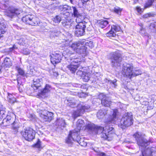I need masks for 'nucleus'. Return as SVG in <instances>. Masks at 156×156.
<instances>
[{
  "label": "nucleus",
  "instance_id": "1",
  "mask_svg": "<svg viewBox=\"0 0 156 156\" xmlns=\"http://www.w3.org/2000/svg\"><path fill=\"white\" fill-rule=\"evenodd\" d=\"M74 142L78 143L82 146L85 147L87 145V143L84 142L83 139L80 138L77 133L74 131H70L68 137L66 140V142L68 145L71 146L73 145Z\"/></svg>",
  "mask_w": 156,
  "mask_h": 156
},
{
  "label": "nucleus",
  "instance_id": "2",
  "mask_svg": "<svg viewBox=\"0 0 156 156\" xmlns=\"http://www.w3.org/2000/svg\"><path fill=\"white\" fill-rule=\"evenodd\" d=\"M85 41L83 40L79 41L72 44L71 48L76 53L81 55L82 57L86 56L88 52L87 47L84 45Z\"/></svg>",
  "mask_w": 156,
  "mask_h": 156
},
{
  "label": "nucleus",
  "instance_id": "3",
  "mask_svg": "<svg viewBox=\"0 0 156 156\" xmlns=\"http://www.w3.org/2000/svg\"><path fill=\"white\" fill-rule=\"evenodd\" d=\"M133 119L132 113H126L121 119L119 126L122 129L129 126L133 123Z\"/></svg>",
  "mask_w": 156,
  "mask_h": 156
},
{
  "label": "nucleus",
  "instance_id": "4",
  "mask_svg": "<svg viewBox=\"0 0 156 156\" xmlns=\"http://www.w3.org/2000/svg\"><path fill=\"white\" fill-rule=\"evenodd\" d=\"M145 136L144 134L139 132H136L133 135L138 145L142 147H146L150 144L149 141L145 138Z\"/></svg>",
  "mask_w": 156,
  "mask_h": 156
},
{
  "label": "nucleus",
  "instance_id": "5",
  "mask_svg": "<svg viewBox=\"0 0 156 156\" xmlns=\"http://www.w3.org/2000/svg\"><path fill=\"white\" fill-rule=\"evenodd\" d=\"M22 21L26 24L33 26H37L39 22V19L34 16L29 14L22 18Z\"/></svg>",
  "mask_w": 156,
  "mask_h": 156
},
{
  "label": "nucleus",
  "instance_id": "6",
  "mask_svg": "<svg viewBox=\"0 0 156 156\" xmlns=\"http://www.w3.org/2000/svg\"><path fill=\"white\" fill-rule=\"evenodd\" d=\"M109 58L112 65L113 66L118 65L122 60L121 55L117 52L111 53L110 54Z\"/></svg>",
  "mask_w": 156,
  "mask_h": 156
},
{
  "label": "nucleus",
  "instance_id": "7",
  "mask_svg": "<svg viewBox=\"0 0 156 156\" xmlns=\"http://www.w3.org/2000/svg\"><path fill=\"white\" fill-rule=\"evenodd\" d=\"M25 139L28 141H31L35 137V131L31 128H27L21 133Z\"/></svg>",
  "mask_w": 156,
  "mask_h": 156
},
{
  "label": "nucleus",
  "instance_id": "8",
  "mask_svg": "<svg viewBox=\"0 0 156 156\" xmlns=\"http://www.w3.org/2000/svg\"><path fill=\"white\" fill-rule=\"evenodd\" d=\"M133 66L132 64L124 65L122 68V74L130 78L133 76Z\"/></svg>",
  "mask_w": 156,
  "mask_h": 156
},
{
  "label": "nucleus",
  "instance_id": "9",
  "mask_svg": "<svg viewBox=\"0 0 156 156\" xmlns=\"http://www.w3.org/2000/svg\"><path fill=\"white\" fill-rule=\"evenodd\" d=\"M90 108V106L88 105L82 106L81 105H79L77 110L73 113L72 116L75 119L78 116L83 114L85 111L87 110Z\"/></svg>",
  "mask_w": 156,
  "mask_h": 156
},
{
  "label": "nucleus",
  "instance_id": "10",
  "mask_svg": "<svg viewBox=\"0 0 156 156\" xmlns=\"http://www.w3.org/2000/svg\"><path fill=\"white\" fill-rule=\"evenodd\" d=\"M21 11L13 7H9L8 8L5 15L11 18H13L19 15Z\"/></svg>",
  "mask_w": 156,
  "mask_h": 156
},
{
  "label": "nucleus",
  "instance_id": "11",
  "mask_svg": "<svg viewBox=\"0 0 156 156\" xmlns=\"http://www.w3.org/2000/svg\"><path fill=\"white\" fill-rule=\"evenodd\" d=\"M40 117L45 122H50L53 118V113L47 111H41L39 113Z\"/></svg>",
  "mask_w": 156,
  "mask_h": 156
},
{
  "label": "nucleus",
  "instance_id": "12",
  "mask_svg": "<svg viewBox=\"0 0 156 156\" xmlns=\"http://www.w3.org/2000/svg\"><path fill=\"white\" fill-rule=\"evenodd\" d=\"M86 28V24L83 23L77 24L76 26L75 34L78 37L82 36L85 34V29Z\"/></svg>",
  "mask_w": 156,
  "mask_h": 156
},
{
  "label": "nucleus",
  "instance_id": "13",
  "mask_svg": "<svg viewBox=\"0 0 156 156\" xmlns=\"http://www.w3.org/2000/svg\"><path fill=\"white\" fill-rule=\"evenodd\" d=\"M142 155L140 156H156V148H148L142 151Z\"/></svg>",
  "mask_w": 156,
  "mask_h": 156
},
{
  "label": "nucleus",
  "instance_id": "14",
  "mask_svg": "<svg viewBox=\"0 0 156 156\" xmlns=\"http://www.w3.org/2000/svg\"><path fill=\"white\" fill-rule=\"evenodd\" d=\"M120 28L119 26L113 25L112 26L110 30L106 34V35L107 37H115L116 35V32L120 31Z\"/></svg>",
  "mask_w": 156,
  "mask_h": 156
},
{
  "label": "nucleus",
  "instance_id": "15",
  "mask_svg": "<svg viewBox=\"0 0 156 156\" xmlns=\"http://www.w3.org/2000/svg\"><path fill=\"white\" fill-rule=\"evenodd\" d=\"M50 56L51 62L53 64L59 63L61 60L62 57L59 53H54Z\"/></svg>",
  "mask_w": 156,
  "mask_h": 156
},
{
  "label": "nucleus",
  "instance_id": "16",
  "mask_svg": "<svg viewBox=\"0 0 156 156\" xmlns=\"http://www.w3.org/2000/svg\"><path fill=\"white\" fill-rule=\"evenodd\" d=\"M99 98L101 99V103L102 105L105 107H109L111 103V101L109 100L106 96L103 94H100Z\"/></svg>",
  "mask_w": 156,
  "mask_h": 156
},
{
  "label": "nucleus",
  "instance_id": "17",
  "mask_svg": "<svg viewBox=\"0 0 156 156\" xmlns=\"http://www.w3.org/2000/svg\"><path fill=\"white\" fill-rule=\"evenodd\" d=\"M12 116L7 115L6 118L3 119L2 122L3 126H7L12 124L14 122V117H12L13 116H14V114H12Z\"/></svg>",
  "mask_w": 156,
  "mask_h": 156
},
{
  "label": "nucleus",
  "instance_id": "18",
  "mask_svg": "<svg viewBox=\"0 0 156 156\" xmlns=\"http://www.w3.org/2000/svg\"><path fill=\"white\" fill-rule=\"evenodd\" d=\"M89 129L95 131L97 134L101 133L103 132V127L100 126H96L94 124H90L88 125Z\"/></svg>",
  "mask_w": 156,
  "mask_h": 156
},
{
  "label": "nucleus",
  "instance_id": "19",
  "mask_svg": "<svg viewBox=\"0 0 156 156\" xmlns=\"http://www.w3.org/2000/svg\"><path fill=\"white\" fill-rule=\"evenodd\" d=\"M71 63L74 64H78L82 61L81 58L78 56L77 54L72 55L70 57Z\"/></svg>",
  "mask_w": 156,
  "mask_h": 156
},
{
  "label": "nucleus",
  "instance_id": "20",
  "mask_svg": "<svg viewBox=\"0 0 156 156\" xmlns=\"http://www.w3.org/2000/svg\"><path fill=\"white\" fill-rule=\"evenodd\" d=\"M42 83L41 79H39L38 77H35L34 78L33 84L32 86L34 89L37 90L41 86Z\"/></svg>",
  "mask_w": 156,
  "mask_h": 156
},
{
  "label": "nucleus",
  "instance_id": "21",
  "mask_svg": "<svg viewBox=\"0 0 156 156\" xmlns=\"http://www.w3.org/2000/svg\"><path fill=\"white\" fill-rule=\"evenodd\" d=\"M103 131L106 132L111 138H112L115 135L114 129L112 127L106 126L105 127H103Z\"/></svg>",
  "mask_w": 156,
  "mask_h": 156
},
{
  "label": "nucleus",
  "instance_id": "22",
  "mask_svg": "<svg viewBox=\"0 0 156 156\" xmlns=\"http://www.w3.org/2000/svg\"><path fill=\"white\" fill-rule=\"evenodd\" d=\"M112 113L111 115H110L109 118V121L112 122L113 121H115L118 119L117 115L118 112L117 109H114L112 110Z\"/></svg>",
  "mask_w": 156,
  "mask_h": 156
},
{
  "label": "nucleus",
  "instance_id": "23",
  "mask_svg": "<svg viewBox=\"0 0 156 156\" xmlns=\"http://www.w3.org/2000/svg\"><path fill=\"white\" fill-rule=\"evenodd\" d=\"M12 129L14 133H16L18 132V130L21 125L18 120H15L12 123Z\"/></svg>",
  "mask_w": 156,
  "mask_h": 156
},
{
  "label": "nucleus",
  "instance_id": "24",
  "mask_svg": "<svg viewBox=\"0 0 156 156\" xmlns=\"http://www.w3.org/2000/svg\"><path fill=\"white\" fill-rule=\"evenodd\" d=\"M78 67V64H74L71 63L67 66V68L72 73H74Z\"/></svg>",
  "mask_w": 156,
  "mask_h": 156
},
{
  "label": "nucleus",
  "instance_id": "25",
  "mask_svg": "<svg viewBox=\"0 0 156 156\" xmlns=\"http://www.w3.org/2000/svg\"><path fill=\"white\" fill-rule=\"evenodd\" d=\"M51 89V86L49 85L46 84L44 88L39 92V93L40 95H44L50 92Z\"/></svg>",
  "mask_w": 156,
  "mask_h": 156
},
{
  "label": "nucleus",
  "instance_id": "26",
  "mask_svg": "<svg viewBox=\"0 0 156 156\" xmlns=\"http://www.w3.org/2000/svg\"><path fill=\"white\" fill-rule=\"evenodd\" d=\"M68 105L70 107L73 108L76 106V104L78 101L75 100L73 98L70 97L67 100Z\"/></svg>",
  "mask_w": 156,
  "mask_h": 156
},
{
  "label": "nucleus",
  "instance_id": "27",
  "mask_svg": "<svg viewBox=\"0 0 156 156\" xmlns=\"http://www.w3.org/2000/svg\"><path fill=\"white\" fill-rule=\"evenodd\" d=\"M55 124L58 126L64 127L66 125L65 120L62 118L57 119L55 122Z\"/></svg>",
  "mask_w": 156,
  "mask_h": 156
},
{
  "label": "nucleus",
  "instance_id": "28",
  "mask_svg": "<svg viewBox=\"0 0 156 156\" xmlns=\"http://www.w3.org/2000/svg\"><path fill=\"white\" fill-rule=\"evenodd\" d=\"M73 12L74 16L76 17L79 16H80L83 15L82 13H80L78 12L77 8L75 7L72 6L71 7L70 11H69V13H72Z\"/></svg>",
  "mask_w": 156,
  "mask_h": 156
},
{
  "label": "nucleus",
  "instance_id": "29",
  "mask_svg": "<svg viewBox=\"0 0 156 156\" xmlns=\"http://www.w3.org/2000/svg\"><path fill=\"white\" fill-rule=\"evenodd\" d=\"M66 15H65V13H63V14H61L55 16L54 18L53 19V20L54 22L57 23H59L61 20L63 18H66Z\"/></svg>",
  "mask_w": 156,
  "mask_h": 156
},
{
  "label": "nucleus",
  "instance_id": "30",
  "mask_svg": "<svg viewBox=\"0 0 156 156\" xmlns=\"http://www.w3.org/2000/svg\"><path fill=\"white\" fill-rule=\"evenodd\" d=\"M97 23L100 27L103 28L108 24V22L105 20H101L98 21Z\"/></svg>",
  "mask_w": 156,
  "mask_h": 156
},
{
  "label": "nucleus",
  "instance_id": "31",
  "mask_svg": "<svg viewBox=\"0 0 156 156\" xmlns=\"http://www.w3.org/2000/svg\"><path fill=\"white\" fill-rule=\"evenodd\" d=\"M107 113V111L106 110H100L97 114V117L99 119L103 118L105 115Z\"/></svg>",
  "mask_w": 156,
  "mask_h": 156
},
{
  "label": "nucleus",
  "instance_id": "32",
  "mask_svg": "<svg viewBox=\"0 0 156 156\" xmlns=\"http://www.w3.org/2000/svg\"><path fill=\"white\" fill-rule=\"evenodd\" d=\"M71 7L66 5H64L63 6H60L59 9L61 11H66V12L69 13Z\"/></svg>",
  "mask_w": 156,
  "mask_h": 156
},
{
  "label": "nucleus",
  "instance_id": "33",
  "mask_svg": "<svg viewBox=\"0 0 156 156\" xmlns=\"http://www.w3.org/2000/svg\"><path fill=\"white\" fill-rule=\"evenodd\" d=\"M7 101L9 103H13L16 101V99L13 95L8 93Z\"/></svg>",
  "mask_w": 156,
  "mask_h": 156
},
{
  "label": "nucleus",
  "instance_id": "34",
  "mask_svg": "<svg viewBox=\"0 0 156 156\" xmlns=\"http://www.w3.org/2000/svg\"><path fill=\"white\" fill-rule=\"evenodd\" d=\"M18 43L20 45L28 46L29 45L28 40L26 39L21 38L19 40Z\"/></svg>",
  "mask_w": 156,
  "mask_h": 156
},
{
  "label": "nucleus",
  "instance_id": "35",
  "mask_svg": "<svg viewBox=\"0 0 156 156\" xmlns=\"http://www.w3.org/2000/svg\"><path fill=\"white\" fill-rule=\"evenodd\" d=\"M16 70L17 71L18 73L23 76H26V74L23 69L20 68L19 66H16Z\"/></svg>",
  "mask_w": 156,
  "mask_h": 156
},
{
  "label": "nucleus",
  "instance_id": "36",
  "mask_svg": "<svg viewBox=\"0 0 156 156\" xmlns=\"http://www.w3.org/2000/svg\"><path fill=\"white\" fill-rule=\"evenodd\" d=\"M76 22L78 23L79 24L80 23H83L84 24H86V23L85 21H83V20L84 19V16L83 15H81L80 16H79L76 17Z\"/></svg>",
  "mask_w": 156,
  "mask_h": 156
},
{
  "label": "nucleus",
  "instance_id": "37",
  "mask_svg": "<svg viewBox=\"0 0 156 156\" xmlns=\"http://www.w3.org/2000/svg\"><path fill=\"white\" fill-rule=\"evenodd\" d=\"M3 64L6 67H10L12 65L10 59L7 57L5 58Z\"/></svg>",
  "mask_w": 156,
  "mask_h": 156
},
{
  "label": "nucleus",
  "instance_id": "38",
  "mask_svg": "<svg viewBox=\"0 0 156 156\" xmlns=\"http://www.w3.org/2000/svg\"><path fill=\"white\" fill-rule=\"evenodd\" d=\"M85 68L81 67L79 68V70L76 73V74L80 77H82L84 75L85 73L84 71Z\"/></svg>",
  "mask_w": 156,
  "mask_h": 156
},
{
  "label": "nucleus",
  "instance_id": "39",
  "mask_svg": "<svg viewBox=\"0 0 156 156\" xmlns=\"http://www.w3.org/2000/svg\"><path fill=\"white\" fill-rule=\"evenodd\" d=\"M101 137L104 138L105 139H107L108 140H111L112 139V138L109 137V136H108V135L106 132H105V131H103L101 133Z\"/></svg>",
  "mask_w": 156,
  "mask_h": 156
},
{
  "label": "nucleus",
  "instance_id": "40",
  "mask_svg": "<svg viewBox=\"0 0 156 156\" xmlns=\"http://www.w3.org/2000/svg\"><path fill=\"white\" fill-rule=\"evenodd\" d=\"M84 122L83 120L79 119L77 122L76 126L78 129H80L83 126Z\"/></svg>",
  "mask_w": 156,
  "mask_h": 156
},
{
  "label": "nucleus",
  "instance_id": "41",
  "mask_svg": "<svg viewBox=\"0 0 156 156\" xmlns=\"http://www.w3.org/2000/svg\"><path fill=\"white\" fill-rule=\"evenodd\" d=\"M155 0H148L147 2H146L144 5V8L146 9L151 7L153 2Z\"/></svg>",
  "mask_w": 156,
  "mask_h": 156
},
{
  "label": "nucleus",
  "instance_id": "42",
  "mask_svg": "<svg viewBox=\"0 0 156 156\" xmlns=\"http://www.w3.org/2000/svg\"><path fill=\"white\" fill-rule=\"evenodd\" d=\"M90 73H87L85 72L84 75L82 77L83 81L86 82L88 81L90 78Z\"/></svg>",
  "mask_w": 156,
  "mask_h": 156
},
{
  "label": "nucleus",
  "instance_id": "43",
  "mask_svg": "<svg viewBox=\"0 0 156 156\" xmlns=\"http://www.w3.org/2000/svg\"><path fill=\"white\" fill-rule=\"evenodd\" d=\"M122 10V9L121 8L119 7L116 6L115 7L114 9V12L115 13L120 15Z\"/></svg>",
  "mask_w": 156,
  "mask_h": 156
},
{
  "label": "nucleus",
  "instance_id": "44",
  "mask_svg": "<svg viewBox=\"0 0 156 156\" xmlns=\"http://www.w3.org/2000/svg\"><path fill=\"white\" fill-rule=\"evenodd\" d=\"M142 72L140 69H135L133 70V76H135L141 74Z\"/></svg>",
  "mask_w": 156,
  "mask_h": 156
},
{
  "label": "nucleus",
  "instance_id": "45",
  "mask_svg": "<svg viewBox=\"0 0 156 156\" xmlns=\"http://www.w3.org/2000/svg\"><path fill=\"white\" fill-rule=\"evenodd\" d=\"M5 26L2 23H0V35L4 34L5 32Z\"/></svg>",
  "mask_w": 156,
  "mask_h": 156
},
{
  "label": "nucleus",
  "instance_id": "46",
  "mask_svg": "<svg viewBox=\"0 0 156 156\" xmlns=\"http://www.w3.org/2000/svg\"><path fill=\"white\" fill-rule=\"evenodd\" d=\"M36 90L34 89L33 87L32 86L30 88L27 89V93L28 95H31L32 93L34 92V91Z\"/></svg>",
  "mask_w": 156,
  "mask_h": 156
},
{
  "label": "nucleus",
  "instance_id": "47",
  "mask_svg": "<svg viewBox=\"0 0 156 156\" xmlns=\"http://www.w3.org/2000/svg\"><path fill=\"white\" fill-rule=\"evenodd\" d=\"M84 45L86 47L87 46H88L89 47L91 48H92L94 46V45L93 44V42L92 41H88L87 42H85V41Z\"/></svg>",
  "mask_w": 156,
  "mask_h": 156
},
{
  "label": "nucleus",
  "instance_id": "48",
  "mask_svg": "<svg viewBox=\"0 0 156 156\" xmlns=\"http://www.w3.org/2000/svg\"><path fill=\"white\" fill-rule=\"evenodd\" d=\"M140 29V33L144 36H147V34L146 33V30L144 29L142 27Z\"/></svg>",
  "mask_w": 156,
  "mask_h": 156
},
{
  "label": "nucleus",
  "instance_id": "49",
  "mask_svg": "<svg viewBox=\"0 0 156 156\" xmlns=\"http://www.w3.org/2000/svg\"><path fill=\"white\" fill-rule=\"evenodd\" d=\"M30 52V51L27 48H25L23 49L22 53L25 55H28Z\"/></svg>",
  "mask_w": 156,
  "mask_h": 156
},
{
  "label": "nucleus",
  "instance_id": "50",
  "mask_svg": "<svg viewBox=\"0 0 156 156\" xmlns=\"http://www.w3.org/2000/svg\"><path fill=\"white\" fill-rule=\"evenodd\" d=\"M150 27L151 29L156 31V23H151Z\"/></svg>",
  "mask_w": 156,
  "mask_h": 156
},
{
  "label": "nucleus",
  "instance_id": "51",
  "mask_svg": "<svg viewBox=\"0 0 156 156\" xmlns=\"http://www.w3.org/2000/svg\"><path fill=\"white\" fill-rule=\"evenodd\" d=\"M5 111L4 109L3 108L2 109V110L0 109V115L2 118H3L4 116H5Z\"/></svg>",
  "mask_w": 156,
  "mask_h": 156
},
{
  "label": "nucleus",
  "instance_id": "52",
  "mask_svg": "<svg viewBox=\"0 0 156 156\" xmlns=\"http://www.w3.org/2000/svg\"><path fill=\"white\" fill-rule=\"evenodd\" d=\"M154 15L153 14H152L151 13H148L144 15L143 17L144 18H146L148 17L153 16Z\"/></svg>",
  "mask_w": 156,
  "mask_h": 156
},
{
  "label": "nucleus",
  "instance_id": "53",
  "mask_svg": "<svg viewBox=\"0 0 156 156\" xmlns=\"http://www.w3.org/2000/svg\"><path fill=\"white\" fill-rule=\"evenodd\" d=\"M41 141L38 140L37 143L34 145V147L37 148H40L41 147Z\"/></svg>",
  "mask_w": 156,
  "mask_h": 156
},
{
  "label": "nucleus",
  "instance_id": "54",
  "mask_svg": "<svg viewBox=\"0 0 156 156\" xmlns=\"http://www.w3.org/2000/svg\"><path fill=\"white\" fill-rule=\"evenodd\" d=\"M136 10L139 13H140L142 12L141 9L139 7H136Z\"/></svg>",
  "mask_w": 156,
  "mask_h": 156
},
{
  "label": "nucleus",
  "instance_id": "55",
  "mask_svg": "<svg viewBox=\"0 0 156 156\" xmlns=\"http://www.w3.org/2000/svg\"><path fill=\"white\" fill-rule=\"evenodd\" d=\"M116 81L117 80H114L112 81V83L113 84H114L115 87L117 85L116 84Z\"/></svg>",
  "mask_w": 156,
  "mask_h": 156
},
{
  "label": "nucleus",
  "instance_id": "56",
  "mask_svg": "<svg viewBox=\"0 0 156 156\" xmlns=\"http://www.w3.org/2000/svg\"><path fill=\"white\" fill-rule=\"evenodd\" d=\"M78 96L79 97L81 98L83 96V93H80L78 94Z\"/></svg>",
  "mask_w": 156,
  "mask_h": 156
},
{
  "label": "nucleus",
  "instance_id": "57",
  "mask_svg": "<svg viewBox=\"0 0 156 156\" xmlns=\"http://www.w3.org/2000/svg\"><path fill=\"white\" fill-rule=\"evenodd\" d=\"M53 75L55 76H57L58 75V73L56 72H54V74Z\"/></svg>",
  "mask_w": 156,
  "mask_h": 156
},
{
  "label": "nucleus",
  "instance_id": "58",
  "mask_svg": "<svg viewBox=\"0 0 156 156\" xmlns=\"http://www.w3.org/2000/svg\"><path fill=\"white\" fill-rule=\"evenodd\" d=\"M100 155L101 156H106L105 155V154L104 153H101V154Z\"/></svg>",
  "mask_w": 156,
  "mask_h": 156
},
{
  "label": "nucleus",
  "instance_id": "59",
  "mask_svg": "<svg viewBox=\"0 0 156 156\" xmlns=\"http://www.w3.org/2000/svg\"><path fill=\"white\" fill-rule=\"evenodd\" d=\"M4 2L7 3L8 2V0H3Z\"/></svg>",
  "mask_w": 156,
  "mask_h": 156
},
{
  "label": "nucleus",
  "instance_id": "60",
  "mask_svg": "<svg viewBox=\"0 0 156 156\" xmlns=\"http://www.w3.org/2000/svg\"><path fill=\"white\" fill-rule=\"evenodd\" d=\"M17 48V47H16L15 45H14L12 48L16 49Z\"/></svg>",
  "mask_w": 156,
  "mask_h": 156
},
{
  "label": "nucleus",
  "instance_id": "61",
  "mask_svg": "<svg viewBox=\"0 0 156 156\" xmlns=\"http://www.w3.org/2000/svg\"><path fill=\"white\" fill-rule=\"evenodd\" d=\"M2 69V67L0 65V73H1V69Z\"/></svg>",
  "mask_w": 156,
  "mask_h": 156
},
{
  "label": "nucleus",
  "instance_id": "62",
  "mask_svg": "<svg viewBox=\"0 0 156 156\" xmlns=\"http://www.w3.org/2000/svg\"><path fill=\"white\" fill-rule=\"evenodd\" d=\"M144 103H145V104H148V102H147V101H144Z\"/></svg>",
  "mask_w": 156,
  "mask_h": 156
},
{
  "label": "nucleus",
  "instance_id": "63",
  "mask_svg": "<svg viewBox=\"0 0 156 156\" xmlns=\"http://www.w3.org/2000/svg\"><path fill=\"white\" fill-rule=\"evenodd\" d=\"M71 3H72L73 2V0H69Z\"/></svg>",
  "mask_w": 156,
  "mask_h": 156
},
{
  "label": "nucleus",
  "instance_id": "64",
  "mask_svg": "<svg viewBox=\"0 0 156 156\" xmlns=\"http://www.w3.org/2000/svg\"><path fill=\"white\" fill-rule=\"evenodd\" d=\"M19 91H20V92H21L22 91H23V90H22V89H21V90H20V88H19Z\"/></svg>",
  "mask_w": 156,
  "mask_h": 156
}]
</instances>
